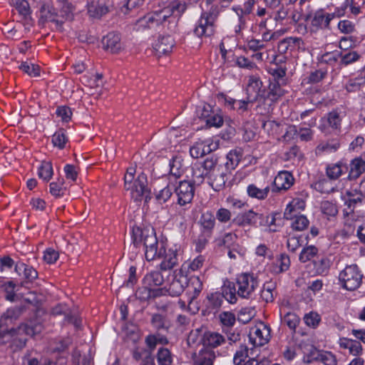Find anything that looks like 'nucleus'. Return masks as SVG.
Wrapping results in <instances>:
<instances>
[{
  "mask_svg": "<svg viewBox=\"0 0 365 365\" xmlns=\"http://www.w3.org/2000/svg\"><path fill=\"white\" fill-rule=\"evenodd\" d=\"M132 232L134 246H143L145 257L148 261L161 257L165 252V247L163 244H160V247H159L158 240L153 227H135L133 228Z\"/></svg>",
  "mask_w": 365,
  "mask_h": 365,
  "instance_id": "nucleus-1",
  "label": "nucleus"
},
{
  "mask_svg": "<svg viewBox=\"0 0 365 365\" xmlns=\"http://www.w3.org/2000/svg\"><path fill=\"white\" fill-rule=\"evenodd\" d=\"M43 330V325L38 322L30 321L28 323L20 325L17 329H2L0 332V338L6 339V341L10 340V346L14 351L21 349L26 343V338L22 335L34 336L40 334Z\"/></svg>",
  "mask_w": 365,
  "mask_h": 365,
  "instance_id": "nucleus-2",
  "label": "nucleus"
},
{
  "mask_svg": "<svg viewBox=\"0 0 365 365\" xmlns=\"http://www.w3.org/2000/svg\"><path fill=\"white\" fill-rule=\"evenodd\" d=\"M135 168L130 167L127 169L124 176V187L130 192V196L134 201L140 202L144 200L147 203L151 199V192L148 187L147 175L144 173H141L137 178H135Z\"/></svg>",
  "mask_w": 365,
  "mask_h": 365,
  "instance_id": "nucleus-3",
  "label": "nucleus"
},
{
  "mask_svg": "<svg viewBox=\"0 0 365 365\" xmlns=\"http://www.w3.org/2000/svg\"><path fill=\"white\" fill-rule=\"evenodd\" d=\"M219 14L217 5H212L209 11H203L194 29V34L198 37L212 36L215 32V24Z\"/></svg>",
  "mask_w": 365,
  "mask_h": 365,
  "instance_id": "nucleus-4",
  "label": "nucleus"
},
{
  "mask_svg": "<svg viewBox=\"0 0 365 365\" xmlns=\"http://www.w3.org/2000/svg\"><path fill=\"white\" fill-rule=\"evenodd\" d=\"M363 274L356 264L347 265L339 275V282L343 288L354 291L362 283Z\"/></svg>",
  "mask_w": 365,
  "mask_h": 365,
  "instance_id": "nucleus-5",
  "label": "nucleus"
},
{
  "mask_svg": "<svg viewBox=\"0 0 365 365\" xmlns=\"http://www.w3.org/2000/svg\"><path fill=\"white\" fill-rule=\"evenodd\" d=\"M186 4L182 0H173L164 9L160 10L166 21L168 22V29L175 31L181 14L186 10Z\"/></svg>",
  "mask_w": 365,
  "mask_h": 365,
  "instance_id": "nucleus-6",
  "label": "nucleus"
},
{
  "mask_svg": "<svg viewBox=\"0 0 365 365\" xmlns=\"http://www.w3.org/2000/svg\"><path fill=\"white\" fill-rule=\"evenodd\" d=\"M341 198L349 212L353 213L356 207L361 205L365 199V180H362L359 185L351 187Z\"/></svg>",
  "mask_w": 365,
  "mask_h": 365,
  "instance_id": "nucleus-7",
  "label": "nucleus"
},
{
  "mask_svg": "<svg viewBox=\"0 0 365 365\" xmlns=\"http://www.w3.org/2000/svg\"><path fill=\"white\" fill-rule=\"evenodd\" d=\"M237 295L242 298L248 299L258 287V281L253 274L242 273L237 276Z\"/></svg>",
  "mask_w": 365,
  "mask_h": 365,
  "instance_id": "nucleus-8",
  "label": "nucleus"
},
{
  "mask_svg": "<svg viewBox=\"0 0 365 365\" xmlns=\"http://www.w3.org/2000/svg\"><path fill=\"white\" fill-rule=\"evenodd\" d=\"M186 269L185 264H182L178 273L175 274L173 279L166 289V292H168L170 296L177 297L180 295L183 292L186 284L188 283V278L183 272V269Z\"/></svg>",
  "mask_w": 365,
  "mask_h": 365,
  "instance_id": "nucleus-9",
  "label": "nucleus"
},
{
  "mask_svg": "<svg viewBox=\"0 0 365 365\" xmlns=\"http://www.w3.org/2000/svg\"><path fill=\"white\" fill-rule=\"evenodd\" d=\"M40 17L39 23L43 24L46 22L51 21L55 24L56 29L62 30L63 21L57 19L58 14L56 12L55 9L47 1H44L39 9Z\"/></svg>",
  "mask_w": 365,
  "mask_h": 365,
  "instance_id": "nucleus-10",
  "label": "nucleus"
},
{
  "mask_svg": "<svg viewBox=\"0 0 365 365\" xmlns=\"http://www.w3.org/2000/svg\"><path fill=\"white\" fill-rule=\"evenodd\" d=\"M178 196V204L185 206L190 204L193 198L195 189L192 184L189 181H180L175 189Z\"/></svg>",
  "mask_w": 365,
  "mask_h": 365,
  "instance_id": "nucleus-11",
  "label": "nucleus"
},
{
  "mask_svg": "<svg viewBox=\"0 0 365 365\" xmlns=\"http://www.w3.org/2000/svg\"><path fill=\"white\" fill-rule=\"evenodd\" d=\"M339 16V13H328L323 9H319L314 13L311 24L318 29H330L331 21Z\"/></svg>",
  "mask_w": 365,
  "mask_h": 365,
  "instance_id": "nucleus-12",
  "label": "nucleus"
},
{
  "mask_svg": "<svg viewBox=\"0 0 365 365\" xmlns=\"http://www.w3.org/2000/svg\"><path fill=\"white\" fill-rule=\"evenodd\" d=\"M26 312V304H19L9 307L0 318V328L6 329L14 321L19 319L24 312Z\"/></svg>",
  "mask_w": 365,
  "mask_h": 365,
  "instance_id": "nucleus-13",
  "label": "nucleus"
},
{
  "mask_svg": "<svg viewBox=\"0 0 365 365\" xmlns=\"http://www.w3.org/2000/svg\"><path fill=\"white\" fill-rule=\"evenodd\" d=\"M284 85L279 81H270L268 91H263L262 98L269 100L271 102L277 101L286 93V90L283 88Z\"/></svg>",
  "mask_w": 365,
  "mask_h": 365,
  "instance_id": "nucleus-14",
  "label": "nucleus"
},
{
  "mask_svg": "<svg viewBox=\"0 0 365 365\" xmlns=\"http://www.w3.org/2000/svg\"><path fill=\"white\" fill-rule=\"evenodd\" d=\"M202 282L199 277L192 276L186 284L188 306L199 296L202 289Z\"/></svg>",
  "mask_w": 365,
  "mask_h": 365,
  "instance_id": "nucleus-15",
  "label": "nucleus"
},
{
  "mask_svg": "<svg viewBox=\"0 0 365 365\" xmlns=\"http://www.w3.org/2000/svg\"><path fill=\"white\" fill-rule=\"evenodd\" d=\"M109 0H97L88 6V12L91 17L100 19L109 11Z\"/></svg>",
  "mask_w": 365,
  "mask_h": 365,
  "instance_id": "nucleus-16",
  "label": "nucleus"
},
{
  "mask_svg": "<svg viewBox=\"0 0 365 365\" xmlns=\"http://www.w3.org/2000/svg\"><path fill=\"white\" fill-rule=\"evenodd\" d=\"M228 174L222 167H219L217 172L207 177L209 184L215 191L221 190L225 185Z\"/></svg>",
  "mask_w": 365,
  "mask_h": 365,
  "instance_id": "nucleus-17",
  "label": "nucleus"
},
{
  "mask_svg": "<svg viewBox=\"0 0 365 365\" xmlns=\"http://www.w3.org/2000/svg\"><path fill=\"white\" fill-rule=\"evenodd\" d=\"M269 339V330L264 325H262V328L255 327L250 334V339L254 346H263L268 342Z\"/></svg>",
  "mask_w": 365,
  "mask_h": 365,
  "instance_id": "nucleus-18",
  "label": "nucleus"
},
{
  "mask_svg": "<svg viewBox=\"0 0 365 365\" xmlns=\"http://www.w3.org/2000/svg\"><path fill=\"white\" fill-rule=\"evenodd\" d=\"M103 48L113 53H118L122 48L120 36L118 34L109 33L102 41Z\"/></svg>",
  "mask_w": 365,
  "mask_h": 365,
  "instance_id": "nucleus-19",
  "label": "nucleus"
},
{
  "mask_svg": "<svg viewBox=\"0 0 365 365\" xmlns=\"http://www.w3.org/2000/svg\"><path fill=\"white\" fill-rule=\"evenodd\" d=\"M199 223L202 234L207 237H210L215 225V217L214 215L209 211L202 213Z\"/></svg>",
  "mask_w": 365,
  "mask_h": 365,
  "instance_id": "nucleus-20",
  "label": "nucleus"
},
{
  "mask_svg": "<svg viewBox=\"0 0 365 365\" xmlns=\"http://www.w3.org/2000/svg\"><path fill=\"white\" fill-rule=\"evenodd\" d=\"M262 215L256 213L252 210L238 214L232 220V222L238 226L255 225L257 220L260 218Z\"/></svg>",
  "mask_w": 365,
  "mask_h": 365,
  "instance_id": "nucleus-21",
  "label": "nucleus"
},
{
  "mask_svg": "<svg viewBox=\"0 0 365 365\" xmlns=\"http://www.w3.org/2000/svg\"><path fill=\"white\" fill-rule=\"evenodd\" d=\"M294 182L292 175L287 171H282L278 173L274 180V187L277 190H287Z\"/></svg>",
  "mask_w": 365,
  "mask_h": 365,
  "instance_id": "nucleus-22",
  "label": "nucleus"
},
{
  "mask_svg": "<svg viewBox=\"0 0 365 365\" xmlns=\"http://www.w3.org/2000/svg\"><path fill=\"white\" fill-rule=\"evenodd\" d=\"M200 341L205 348H215L225 342V338L217 332L206 331L201 336Z\"/></svg>",
  "mask_w": 365,
  "mask_h": 365,
  "instance_id": "nucleus-23",
  "label": "nucleus"
},
{
  "mask_svg": "<svg viewBox=\"0 0 365 365\" xmlns=\"http://www.w3.org/2000/svg\"><path fill=\"white\" fill-rule=\"evenodd\" d=\"M339 344L341 348L348 349L349 354L354 356H359L362 354V346L357 340L342 337L339 339Z\"/></svg>",
  "mask_w": 365,
  "mask_h": 365,
  "instance_id": "nucleus-24",
  "label": "nucleus"
},
{
  "mask_svg": "<svg viewBox=\"0 0 365 365\" xmlns=\"http://www.w3.org/2000/svg\"><path fill=\"white\" fill-rule=\"evenodd\" d=\"M164 257L163 260L160 264L161 270H168L173 269L178 264V254L177 250L170 249L168 252H165L161 256Z\"/></svg>",
  "mask_w": 365,
  "mask_h": 365,
  "instance_id": "nucleus-25",
  "label": "nucleus"
},
{
  "mask_svg": "<svg viewBox=\"0 0 365 365\" xmlns=\"http://www.w3.org/2000/svg\"><path fill=\"white\" fill-rule=\"evenodd\" d=\"M215 359V352L210 348H205L199 351L194 365H214Z\"/></svg>",
  "mask_w": 365,
  "mask_h": 365,
  "instance_id": "nucleus-26",
  "label": "nucleus"
},
{
  "mask_svg": "<svg viewBox=\"0 0 365 365\" xmlns=\"http://www.w3.org/2000/svg\"><path fill=\"white\" fill-rule=\"evenodd\" d=\"M173 46L174 39L170 36H165L158 38L154 46V49L158 55H163L171 52Z\"/></svg>",
  "mask_w": 365,
  "mask_h": 365,
  "instance_id": "nucleus-27",
  "label": "nucleus"
},
{
  "mask_svg": "<svg viewBox=\"0 0 365 365\" xmlns=\"http://www.w3.org/2000/svg\"><path fill=\"white\" fill-rule=\"evenodd\" d=\"M223 298V295L219 292L208 294L205 302L206 311L209 313L217 312L222 306Z\"/></svg>",
  "mask_w": 365,
  "mask_h": 365,
  "instance_id": "nucleus-28",
  "label": "nucleus"
},
{
  "mask_svg": "<svg viewBox=\"0 0 365 365\" xmlns=\"http://www.w3.org/2000/svg\"><path fill=\"white\" fill-rule=\"evenodd\" d=\"M365 172V160L360 158L353 159L350 163V170L348 175L349 180H354Z\"/></svg>",
  "mask_w": 365,
  "mask_h": 365,
  "instance_id": "nucleus-29",
  "label": "nucleus"
},
{
  "mask_svg": "<svg viewBox=\"0 0 365 365\" xmlns=\"http://www.w3.org/2000/svg\"><path fill=\"white\" fill-rule=\"evenodd\" d=\"M15 271L20 275L21 272L24 273L25 282H21V286H24L25 283L34 280L38 277V272L32 267L28 266L24 263L17 264L15 267Z\"/></svg>",
  "mask_w": 365,
  "mask_h": 365,
  "instance_id": "nucleus-30",
  "label": "nucleus"
},
{
  "mask_svg": "<svg viewBox=\"0 0 365 365\" xmlns=\"http://www.w3.org/2000/svg\"><path fill=\"white\" fill-rule=\"evenodd\" d=\"M241 160V153L236 150H230L226 155V162L222 166L224 170L227 171L229 174L234 170L238 165Z\"/></svg>",
  "mask_w": 365,
  "mask_h": 365,
  "instance_id": "nucleus-31",
  "label": "nucleus"
},
{
  "mask_svg": "<svg viewBox=\"0 0 365 365\" xmlns=\"http://www.w3.org/2000/svg\"><path fill=\"white\" fill-rule=\"evenodd\" d=\"M269 190L270 188L269 185H267L263 188H260L255 184H250L247 187V192L248 196L259 200H262L267 198Z\"/></svg>",
  "mask_w": 365,
  "mask_h": 365,
  "instance_id": "nucleus-32",
  "label": "nucleus"
},
{
  "mask_svg": "<svg viewBox=\"0 0 365 365\" xmlns=\"http://www.w3.org/2000/svg\"><path fill=\"white\" fill-rule=\"evenodd\" d=\"M219 158L215 155H212L206 158L202 162H200L202 165L207 177L217 171L219 167H222L218 165Z\"/></svg>",
  "mask_w": 365,
  "mask_h": 365,
  "instance_id": "nucleus-33",
  "label": "nucleus"
},
{
  "mask_svg": "<svg viewBox=\"0 0 365 365\" xmlns=\"http://www.w3.org/2000/svg\"><path fill=\"white\" fill-rule=\"evenodd\" d=\"M163 277L158 271H153L148 273L143 279V283L145 287H156L163 284Z\"/></svg>",
  "mask_w": 365,
  "mask_h": 365,
  "instance_id": "nucleus-34",
  "label": "nucleus"
},
{
  "mask_svg": "<svg viewBox=\"0 0 365 365\" xmlns=\"http://www.w3.org/2000/svg\"><path fill=\"white\" fill-rule=\"evenodd\" d=\"M13 4L24 20L29 22L31 20L29 4L26 0H12Z\"/></svg>",
  "mask_w": 365,
  "mask_h": 365,
  "instance_id": "nucleus-35",
  "label": "nucleus"
},
{
  "mask_svg": "<svg viewBox=\"0 0 365 365\" xmlns=\"http://www.w3.org/2000/svg\"><path fill=\"white\" fill-rule=\"evenodd\" d=\"M150 323L158 331H167L170 327V322L167 319L166 317L160 314H153Z\"/></svg>",
  "mask_w": 365,
  "mask_h": 365,
  "instance_id": "nucleus-36",
  "label": "nucleus"
},
{
  "mask_svg": "<svg viewBox=\"0 0 365 365\" xmlns=\"http://www.w3.org/2000/svg\"><path fill=\"white\" fill-rule=\"evenodd\" d=\"M170 173L176 178H180L183 173L182 159L180 156L174 155L170 160Z\"/></svg>",
  "mask_w": 365,
  "mask_h": 365,
  "instance_id": "nucleus-37",
  "label": "nucleus"
},
{
  "mask_svg": "<svg viewBox=\"0 0 365 365\" xmlns=\"http://www.w3.org/2000/svg\"><path fill=\"white\" fill-rule=\"evenodd\" d=\"M226 101L228 104L232 105L234 109L244 112L247 110L248 104L256 101V97H252L251 94L247 93L246 100H235L230 98V100H226Z\"/></svg>",
  "mask_w": 365,
  "mask_h": 365,
  "instance_id": "nucleus-38",
  "label": "nucleus"
},
{
  "mask_svg": "<svg viewBox=\"0 0 365 365\" xmlns=\"http://www.w3.org/2000/svg\"><path fill=\"white\" fill-rule=\"evenodd\" d=\"M262 86V82L260 81L259 78L252 76L249 80V83L247 86V93L250 91L255 92V95L252 96V97H256V101L259 97L262 98L263 91H261V88Z\"/></svg>",
  "mask_w": 365,
  "mask_h": 365,
  "instance_id": "nucleus-39",
  "label": "nucleus"
},
{
  "mask_svg": "<svg viewBox=\"0 0 365 365\" xmlns=\"http://www.w3.org/2000/svg\"><path fill=\"white\" fill-rule=\"evenodd\" d=\"M192 170V180L195 183L200 185L204 181L205 178H207V175L200 162L195 163L193 165Z\"/></svg>",
  "mask_w": 365,
  "mask_h": 365,
  "instance_id": "nucleus-40",
  "label": "nucleus"
},
{
  "mask_svg": "<svg viewBox=\"0 0 365 365\" xmlns=\"http://www.w3.org/2000/svg\"><path fill=\"white\" fill-rule=\"evenodd\" d=\"M157 361L158 365H172L173 355L170 351L167 348H160L157 353Z\"/></svg>",
  "mask_w": 365,
  "mask_h": 365,
  "instance_id": "nucleus-41",
  "label": "nucleus"
},
{
  "mask_svg": "<svg viewBox=\"0 0 365 365\" xmlns=\"http://www.w3.org/2000/svg\"><path fill=\"white\" fill-rule=\"evenodd\" d=\"M290 220L292 221L291 224L292 228L296 231L304 230L308 227L309 224V221L307 217L303 215H294L293 219H290Z\"/></svg>",
  "mask_w": 365,
  "mask_h": 365,
  "instance_id": "nucleus-42",
  "label": "nucleus"
},
{
  "mask_svg": "<svg viewBox=\"0 0 365 365\" xmlns=\"http://www.w3.org/2000/svg\"><path fill=\"white\" fill-rule=\"evenodd\" d=\"M209 150L206 149L205 142L203 140H198L190 148V153L194 158H198L207 155Z\"/></svg>",
  "mask_w": 365,
  "mask_h": 365,
  "instance_id": "nucleus-43",
  "label": "nucleus"
},
{
  "mask_svg": "<svg viewBox=\"0 0 365 365\" xmlns=\"http://www.w3.org/2000/svg\"><path fill=\"white\" fill-rule=\"evenodd\" d=\"M60 10L59 16L63 19L71 20L73 19V8L71 4L67 2L66 0H58Z\"/></svg>",
  "mask_w": 365,
  "mask_h": 365,
  "instance_id": "nucleus-44",
  "label": "nucleus"
},
{
  "mask_svg": "<svg viewBox=\"0 0 365 365\" xmlns=\"http://www.w3.org/2000/svg\"><path fill=\"white\" fill-rule=\"evenodd\" d=\"M314 360L321 361L324 365H337L336 356L330 351H319Z\"/></svg>",
  "mask_w": 365,
  "mask_h": 365,
  "instance_id": "nucleus-45",
  "label": "nucleus"
},
{
  "mask_svg": "<svg viewBox=\"0 0 365 365\" xmlns=\"http://www.w3.org/2000/svg\"><path fill=\"white\" fill-rule=\"evenodd\" d=\"M173 187L168 185L159 191L155 192V200L159 204H163L166 202L173 195Z\"/></svg>",
  "mask_w": 365,
  "mask_h": 365,
  "instance_id": "nucleus-46",
  "label": "nucleus"
},
{
  "mask_svg": "<svg viewBox=\"0 0 365 365\" xmlns=\"http://www.w3.org/2000/svg\"><path fill=\"white\" fill-rule=\"evenodd\" d=\"M318 253V249L314 245H309L302 249L299 259L301 262H307L314 257Z\"/></svg>",
  "mask_w": 365,
  "mask_h": 365,
  "instance_id": "nucleus-47",
  "label": "nucleus"
},
{
  "mask_svg": "<svg viewBox=\"0 0 365 365\" xmlns=\"http://www.w3.org/2000/svg\"><path fill=\"white\" fill-rule=\"evenodd\" d=\"M38 177L46 181H48L53 175V168L51 163L43 161L38 168Z\"/></svg>",
  "mask_w": 365,
  "mask_h": 365,
  "instance_id": "nucleus-48",
  "label": "nucleus"
},
{
  "mask_svg": "<svg viewBox=\"0 0 365 365\" xmlns=\"http://www.w3.org/2000/svg\"><path fill=\"white\" fill-rule=\"evenodd\" d=\"M19 68L31 77H37L40 75V67L34 63L22 62Z\"/></svg>",
  "mask_w": 365,
  "mask_h": 365,
  "instance_id": "nucleus-49",
  "label": "nucleus"
},
{
  "mask_svg": "<svg viewBox=\"0 0 365 365\" xmlns=\"http://www.w3.org/2000/svg\"><path fill=\"white\" fill-rule=\"evenodd\" d=\"M342 164L334 163L330 164L327 167V175L331 180L338 179L343 173Z\"/></svg>",
  "mask_w": 365,
  "mask_h": 365,
  "instance_id": "nucleus-50",
  "label": "nucleus"
},
{
  "mask_svg": "<svg viewBox=\"0 0 365 365\" xmlns=\"http://www.w3.org/2000/svg\"><path fill=\"white\" fill-rule=\"evenodd\" d=\"M15 287L16 284L12 281L6 282L2 285L6 300L15 302L18 299V296L15 294Z\"/></svg>",
  "mask_w": 365,
  "mask_h": 365,
  "instance_id": "nucleus-51",
  "label": "nucleus"
},
{
  "mask_svg": "<svg viewBox=\"0 0 365 365\" xmlns=\"http://www.w3.org/2000/svg\"><path fill=\"white\" fill-rule=\"evenodd\" d=\"M330 260L327 257H322L317 261H314V267L318 274L325 275L330 267Z\"/></svg>",
  "mask_w": 365,
  "mask_h": 365,
  "instance_id": "nucleus-52",
  "label": "nucleus"
},
{
  "mask_svg": "<svg viewBox=\"0 0 365 365\" xmlns=\"http://www.w3.org/2000/svg\"><path fill=\"white\" fill-rule=\"evenodd\" d=\"M321 210L328 217H336L338 214L337 206L330 201H324L321 204Z\"/></svg>",
  "mask_w": 365,
  "mask_h": 365,
  "instance_id": "nucleus-53",
  "label": "nucleus"
},
{
  "mask_svg": "<svg viewBox=\"0 0 365 365\" xmlns=\"http://www.w3.org/2000/svg\"><path fill=\"white\" fill-rule=\"evenodd\" d=\"M341 52L339 51H334L332 52H327L324 53L321 57V61L331 66H334L340 58Z\"/></svg>",
  "mask_w": 365,
  "mask_h": 365,
  "instance_id": "nucleus-54",
  "label": "nucleus"
},
{
  "mask_svg": "<svg viewBox=\"0 0 365 365\" xmlns=\"http://www.w3.org/2000/svg\"><path fill=\"white\" fill-rule=\"evenodd\" d=\"M249 349L246 346L242 345L234 356L233 362L235 365H241L249 356Z\"/></svg>",
  "mask_w": 365,
  "mask_h": 365,
  "instance_id": "nucleus-55",
  "label": "nucleus"
},
{
  "mask_svg": "<svg viewBox=\"0 0 365 365\" xmlns=\"http://www.w3.org/2000/svg\"><path fill=\"white\" fill-rule=\"evenodd\" d=\"M237 237L235 234L229 232L224 235L222 238L217 240L218 246H225L227 248H230L234 245Z\"/></svg>",
  "mask_w": 365,
  "mask_h": 365,
  "instance_id": "nucleus-56",
  "label": "nucleus"
},
{
  "mask_svg": "<svg viewBox=\"0 0 365 365\" xmlns=\"http://www.w3.org/2000/svg\"><path fill=\"white\" fill-rule=\"evenodd\" d=\"M220 320L223 326L232 327L236 321L235 315L230 312H223L219 316Z\"/></svg>",
  "mask_w": 365,
  "mask_h": 365,
  "instance_id": "nucleus-57",
  "label": "nucleus"
},
{
  "mask_svg": "<svg viewBox=\"0 0 365 365\" xmlns=\"http://www.w3.org/2000/svg\"><path fill=\"white\" fill-rule=\"evenodd\" d=\"M284 322L289 327L290 329L294 330L299 323V317L292 312L287 313L284 317Z\"/></svg>",
  "mask_w": 365,
  "mask_h": 365,
  "instance_id": "nucleus-58",
  "label": "nucleus"
},
{
  "mask_svg": "<svg viewBox=\"0 0 365 365\" xmlns=\"http://www.w3.org/2000/svg\"><path fill=\"white\" fill-rule=\"evenodd\" d=\"M66 140V137L61 130L56 132L52 136V143L53 145L59 148L60 149L65 147Z\"/></svg>",
  "mask_w": 365,
  "mask_h": 365,
  "instance_id": "nucleus-59",
  "label": "nucleus"
},
{
  "mask_svg": "<svg viewBox=\"0 0 365 365\" xmlns=\"http://www.w3.org/2000/svg\"><path fill=\"white\" fill-rule=\"evenodd\" d=\"M205 123L208 127L219 128L222 125L223 118L220 113L214 112L207 119H206Z\"/></svg>",
  "mask_w": 365,
  "mask_h": 365,
  "instance_id": "nucleus-60",
  "label": "nucleus"
},
{
  "mask_svg": "<svg viewBox=\"0 0 365 365\" xmlns=\"http://www.w3.org/2000/svg\"><path fill=\"white\" fill-rule=\"evenodd\" d=\"M341 61L340 64L343 66H347L356 61L359 58V55L356 51H350L343 54L340 56Z\"/></svg>",
  "mask_w": 365,
  "mask_h": 365,
  "instance_id": "nucleus-61",
  "label": "nucleus"
},
{
  "mask_svg": "<svg viewBox=\"0 0 365 365\" xmlns=\"http://www.w3.org/2000/svg\"><path fill=\"white\" fill-rule=\"evenodd\" d=\"M56 114L62 121L68 122L71 119L72 111L69 107L62 106L57 108Z\"/></svg>",
  "mask_w": 365,
  "mask_h": 365,
  "instance_id": "nucleus-62",
  "label": "nucleus"
},
{
  "mask_svg": "<svg viewBox=\"0 0 365 365\" xmlns=\"http://www.w3.org/2000/svg\"><path fill=\"white\" fill-rule=\"evenodd\" d=\"M341 118L336 110H332L329 113L327 116V123L332 128L337 129L341 124Z\"/></svg>",
  "mask_w": 365,
  "mask_h": 365,
  "instance_id": "nucleus-63",
  "label": "nucleus"
},
{
  "mask_svg": "<svg viewBox=\"0 0 365 365\" xmlns=\"http://www.w3.org/2000/svg\"><path fill=\"white\" fill-rule=\"evenodd\" d=\"M273 290L274 286L272 284H264L261 291V298L266 302H272L274 299Z\"/></svg>",
  "mask_w": 365,
  "mask_h": 365,
  "instance_id": "nucleus-64",
  "label": "nucleus"
}]
</instances>
